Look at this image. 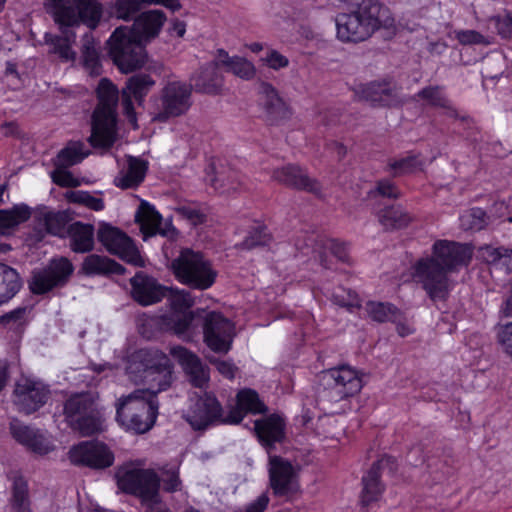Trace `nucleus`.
I'll list each match as a JSON object with an SVG mask.
<instances>
[{"instance_id": "1", "label": "nucleus", "mask_w": 512, "mask_h": 512, "mask_svg": "<svg viewBox=\"0 0 512 512\" xmlns=\"http://www.w3.org/2000/svg\"><path fill=\"white\" fill-rule=\"evenodd\" d=\"M145 379L148 389H136L116 402V420L125 430L136 434L148 432L155 424L159 402L157 394L167 390L172 381L170 359L158 350L144 352Z\"/></svg>"}, {"instance_id": "2", "label": "nucleus", "mask_w": 512, "mask_h": 512, "mask_svg": "<svg viewBox=\"0 0 512 512\" xmlns=\"http://www.w3.org/2000/svg\"><path fill=\"white\" fill-rule=\"evenodd\" d=\"M471 259L469 246L438 240L432 246V255L415 263L413 275L432 301L446 300L453 289L449 274L468 266Z\"/></svg>"}, {"instance_id": "3", "label": "nucleus", "mask_w": 512, "mask_h": 512, "mask_svg": "<svg viewBox=\"0 0 512 512\" xmlns=\"http://www.w3.org/2000/svg\"><path fill=\"white\" fill-rule=\"evenodd\" d=\"M165 21L161 10H150L140 14L131 29L119 27L113 32L108 41L109 54L122 73L133 72L144 65V46L159 34Z\"/></svg>"}, {"instance_id": "4", "label": "nucleus", "mask_w": 512, "mask_h": 512, "mask_svg": "<svg viewBox=\"0 0 512 512\" xmlns=\"http://www.w3.org/2000/svg\"><path fill=\"white\" fill-rule=\"evenodd\" d=\"M55 22L62 28L61 35L45 34L50 52L63 62H73L76 52L72 49L76 34L70 27L80 23L95 29L102 16V6L96 0H50Z\"/></svg>"}, {"instance_id": "5", "label": "nucleus", "mask_w": 512, "mask_h": 512, "mask_svg": "<svg viewBox=\"0 0 512 512\" xmlns=\"http://www.w3.org/2000/svg\"><path fill=\"white\" fill-rule=\"evenodd\" d=\"M350 7L348 13L336 16L337 37L342 42H362L377 30L391 29L395 19L388 7L379 0H344Z\"/></svg>"}, {"instance_id": "6", "label": "nucleus", "mask_w": 512, "mask_h": 512, "mask_svg": "<svg viewBox=\"0 0 512 512\" xmlns=\"http://www.w3.org/2000/svg\"><path fill=\"white\" fill-rule=\"evenodd\" d=\"M96 95L98 102L92 114L88 141L95 148H110L116 140L119 92L109 79L102 78Z\"/></svg>"}, {"instance_id": "7", "label": "nucleus", "mask_w": 512, "mask_h": 512, "mask_svg": "<svg viewBox=\"0 0 512 512\" xmlns=\"http://www.w3.org/2000/svg\"><path fill=\"white\" fill-rule=\"evenodd\" d=\"M171 269L178 281L198 290L210 288L217 276L202 253L188 248L181 250L179 256L171 262Z\"/></svg>"}, {"instance_id": "8", "label": "nucleus", "mask_w": 512, "mask_h": 512, "mask_svg": "<svg viewBox=\"0 0 512 512\" xmlns=\"http://www.w3.org/2000/svg\"><path fill=\"white\" fill-rule=\"evenodd\" d=\"M115 479L122 492L139 497L143 503L156 504L160 501V477L153 469L126 464L117 469Z\"/></svg>"}, {"instance_id": "9", "label": "nucleus", "mask_w": 512, "mask_h": 512, "mask_svg": "<svg viewBox=\"0 0 512 512\" xmlns=\"http://www.w3.org/2000/svg\"><path fill=\"white\" fill-rule=\"evenodd\" d=\"M319 381L327 397L334 402L356 395L363 386L359 373L348 365L322 371Z\"/></svg>"}, {"instance_id": "10", "label": "nucleus", "mask_w": 512, "mask_h": 512, "mask_svg": "<svg viewBox=\"0 0 512 512\" xmlns=\"http://www.w3.org/2000/svg\"><path fill=\"white\" fill-rule=\"evenodd\" d=\"M171 311L161 316L162 326L172 331L184 340L191 338L193 321L199 312L188 311L194 304V299L189 291L178 290L169 297Z\"/></svg>"}, {"instance_id": "11", "label": "nucleus", "mask_w": 512, "mask_h": 512, "mask_svg": "<svg viewBox=\"0 0 512 512\" xmlns=\"http://www.w3.org/2000/svg\"><path fill=\"white\" fill-rule=\"evenodd\" d=\"M268 473L269 484L276 497L292 500L300 493L299 469L289 460L270 455Z\"/></svg>"}, {"instance_id": "12", "label": "nucleus", "mask_w": 512, "mask_h": 512, "mask_svg": "<svg viewBox=\"0 0 512 512\" xmlns=\"http://www.w3.org/2000/svg\"><path fill=\"white\" fill-rule=\"evenodd\" d=\"M191 96V85L180 81L168 82L162 89L161 104L153 113L152 120L164 123L185 114L192 104Z\"/></svg>"}, {"instance_id": "13", "label": "nucleus", "mask_w": 512, "mask_h": 512, "mask_svg": "<svg viewBox=\"0 0 512 512\" xmlns=\"http://www.w3.org/2000/svg\"><path fill=\"white\" fill-rule=\"evenodd\" d=\"M74 271L70 260L65 257L52 259L49 264L32 273L29 288L33 294H44L56 287L64 286Z\"/></svg>"}, {"instance_id": "14", "label": "nucleus", "mask_w": 512, "mask_h": 512, "mask_svg": "<svg viewBox=\"0 0 512 512\" xmlns=\"http://www.w3.org/2000/svg\"><path fill=\"white\" fill-rule=\"evenodd\" d=\"M296 248L305 256L310 255L311 252L314 259L326 269L333 268L332 258L347 265L352 264L345 245L334 239L312 235L307 238V242L304 245L297 242Z\"/></svg>"}, {"instance_id": "15", "label": "nucleus", "mask_w": 512, "mask_h": 512, "mask_svg": "<svg viewBox=\"0 0 512 512\" xmlns=\"http://www.w3.org/2000/svg\"><path fill=\"white\" fill-rule=\"evenodd\" d=\"M98 240L111 253L137 267L144 265L138 249L132 240L118 228L103 224L97 233Z\"/></svg>"}, {"instance_id": "16", "label": "nucleus", "mask_w": 512, "mask_h": 512, "mask_svg": "<svg viewBox=\"0 0 512 512\" xmlns=\"http://www.w3.org/2000/svg\"><path fill=\"white\" fill-rule=\"evenodd\" d=\"M203 318L204 341L207 346L218 353H227L231 348L233 325L218 312H207Z\"/></svg>"}, {"instance_id": "17", "label": "nucleus", "mask_w": 512, "mask_h": 512, "mask_svg": "<svg viewBox=\"0 0 512 512\" xmlns=\"http://www.w3.org/2000/svg\"><path fill=\"white\" fill-rule=\"evenodd\" d=\"M69 458L75 465L92 469H105L114 463V454L108 446L99 441H83L73 446Z\"/></svg>"}, {"instance_id": "18", "label": "nucleus", "mask_w": 512, "mask_h": 512, "mask_svg": "<svg viewBox=\"0 0 512 512\" xmlns=\"http://www.w3.org/2000/svg\"><path fill=\"white\" fill-rule=\"evenodd\" d=\"M184 418L194 430H205L216 422L225 423L221 404L214 395L208 393L191 405Z\"/></svg>"}, {"instance_id": "19", "label": "nucleus", "mask_w": 512, "mask_h": 512, "mask_svg": "<svg viewBox=\"0 0 512 512\" xmlns=\"http://www.w3.org/2000/svg\"><path fill=\"white\" fill-rule=\"evenodd\" d=\"M14 403L25 414H31L41 408L50 397L47 385L30 378L20 379L14 390Z\"/></svg>"}, {"instance_id": "20", "label": "nucleus", "mask_w": 512, "mask_h": 512, "mask_svg": "<svg viewBox=\"0 0 512 512\" xmlns=\"http://www.w3.org/2000/svg\"><path fill=\"white\" fill-rule=\"evenodd\" d=\"M356 95L373 107H391L401 104L400 88L392 81H371L358 86Z\"/></svg>"}, {"instance_id": "21", "label": "nucleus", "mask_w": 512, "mask_h": 512, "mask_svg": "<svg viewBox=\"0 0 512 512\" xmlns=\"http://www.w3.org/2000/svg\"><path fill=\"white\" fill-rule=\"evenodd\" d=\"M272 178L285 186L321 195L320 183L297 165L289 164L273 170Z\"/></svg>"}, {"instance_id": "22", "label": "nucleus", "mask_w": 512, "mask_h": 512, "mask_svg": "<svg viewBox=\"0 0 512 512\" xmlns=\"http://www.w3.org/2000/svg\"><path fill=\"white\" fill-rule=\"evenodd\" d=\"M170 354L179 361L194 387L202 389L208 385L209 368L195 354L182 346L171 347Z\"/></svg>"}, {"instance_id": "23", "label": "nucleus", "mask_w": 512, "mask_h": 512, "mask_svg": "<svg viewBox=\"0 0 512 512\" xmlns=\"http://www.w3.org/2000/svg\"><path fill=\"white\" fill-rule=\"evenodd\" d=\"M13 438L34 453L45 455L54 449L51 440L40 430L31 428L19 422L10 426Z\"/></svg>"}, {"instance_id": "24", "label": "nucleus", "mask_w": 512, "mask_h": 512, "mask_svg": "<svg viewBox=\"0 0 512 512\" xmlns=\"http://www.w3.org/2000/svg\"><path fill=\"white\" fill-rule=\"evenodd\" d=\"M131 286L133 298L144 306L159 302L166 292V289L158 284L153 277L143 273H137L131 279Z\"/></svg>"}, {"instance_id": "25", "label": "nucleus", "mask_w": 512, "mask_h": 512, "mask_svg": "<svg viewBox=\"0 0 512 512\" xmlns=\"http://www.w3.org/2000/svg\"><path fill=\"white\" fill-rule=\"evenodd\" d=\"M254 430L260 443L270 452L276 443H281L285 438V423L278 415H271L256 420Z\"/></svg>"}, {"instance_id": "26", "label": "nucleus", "mask_w": 512, "mask_h": 512, "mask_svg": "<svg viewBox=\"0 0 512 512\" xmlns=\"http://www.w3.org/2000/svg\"><path fill=\"white\" fill-rule=\"evenodd\" d=\"M259 94L266 117L270 122L275 123L290 117L291 111L288 105L271 84L262 82L259 86Z\"/></svg>"}, {"instance_id": "27", "label": "nucleus", "mask_w": 512, "mask_h": 512, "mask_svg": "<svg viewBox=\"0 0 512 512\" xmlns=\"http://www.w3.org/2000/svg\"><path fill=\"white\" fill-rule=\"evenodd\" d=\"M267 410L264 403L259 399L258 394L251 389H244L237 394V404L233 407L224 422L228 424L240 423L247 413L259 414Z\"/></svg>"}, {"instance_id": "28", "label": "nucleus", "mask_w": 512, "mask_h": 512, "mask_svg": "<svg viewBox=\"0 0 512 512\" xmlns=\"http://www.w3.org/2000/svg\"><path fill=\"white\" fill-rule=\"evenodd\" d=\"M147 170V161L138 157L128 156L126 165L123 166L114 178V184L121 189L136 188L144 181Z\"/></svg>"}, {"instance_id": "29", "label": "nucleus", "mask_w": 512, "mask_h": 512, "mask_svg": "<svg viewBox=\"0 0 512 512\" xmlns=\"http://www.w3.org/2000/svg\"><path fill=\"white\" fill-rule=\"evenodd\" d=\"M394 460L391 456L383 457L377 462L373 463L368 473L362 478L363 490L361 495V503L364 506L369 505L371 502L377 501L383 492V485L380 482V471L385 466L393 463Z\"/></svg>"}, {"instance_id": "30", "label": "nucleus", "mask_w": 512, "mask_h": 512, "mask_svg": "<svg viewBox=\"0 0 512 512\" xmlns=\"http://www.w3.org/2000/svg\"><path fill=\"white\" fill-rule=\"evenodd\" d=\"M97 408L96 397L90 392L71 395L65 402L63 412L65 419L71 426L85 415Z\"/></svg>"}, {"instance_id": "31", "label": "nucleus", "mask_w": 512, "mask_h": 512, "mask_svg": "<svg viewBox=\"0 0 512 512\" xmlns=\"http://www.w3.org/2000/svg\"><path fill=\"white\" fill-rule=\"evenodd\" d=\"M191 81L195 91L216 95L222 91L224 77L216 68V64H205L195 73Z\"/></svg>"}, {"instance_id": "32", "label": "nucleus", "mask_w": 512, "mask_h": 512, "mask_svg": "<svg viewBox=\"0 0 512 512\" xmlns=\"http://www.w3.org/2000/svg\"><path fill=\"white\" fill-rule=\"evenodd\" d=\"M69 245L75 253H87L94 249L95 229L92 224L76 221L67 229Z\"/></svg>"}, {"instance_id": "33", "label": "nucleus", "mask_w": 512, "mask_h": 512, "mask_svg": "<svg viewBox=\"0 0 512 512\" xmlns=\"http://www.w3.org/2000/svg\"><path fill=\"white\" fill-rule=\"evenodd\" d=\"M32 209L25 203L15 204L8 209H0V236L13 234L20 225L27 222Z\"/></svg>"}, {"instance_id": "34", "label": "nucleus", "mask_w": 512, "mask_h": 512, "mask_svg": "<svg viewBox=\"0 0 512 512\" xmlns=\"http://www.w3.org/2000/svg\"><path fill=\"white\" fill-rule=\"evenodd\" d=\"M135 219L140 224L144 240H146L147 237L156 234H168L167 230L162 228L161 215L155 210L154 206L149 204L147 201H141L139 209L136 212Z\"/></svg>"}, {"instance_id": "35", "label": "nucleus", "mask_w": 512, "mask_h": 512, "mask_svg": "<svg viewBox=\"0 0 512 512\" xmlns=\"http://www.w3.org/2000/svg\"><path fill=\"white\" fill-rule=\"evenodd\" d=\"M81 59L84 68L90 75H99L100 65V43L95 39L92 32H86L81 38L80 44Z\"/></svg>"}, {"instance_id": "36", "label": "nucleus", "mask_w": 512, "mask_h": 512, "mask_svg": "<svg viewBox=\"0 0 512 512\" xmlns=\"http://www.w3.org/2000/svg\"><path fill=\"white\" fill-rule=\"evenodd\" d=\"M22 285L18 271L5 263H0V305L15 297Z\"/></svg>"}, {"instance_id": "37", "label": "nucleus", "mask_w": 512, "mask_h": 512, "mask_svg": "<svg viewBox=\"0 0 512 512\" xmlns=\"http://www.w3.org/2000/svg\"><path fill=\"white\" fill-rule=\"evenodd\" d=\"M10 508L11 512H31L27 481L20 475L12 478Z\"/></svg>"}, {"instance_id": "38", "label": "nucleus", "mask_w": 512, "mask_h": 512, "mask_svg": "<svg viewBox=\"0 0 512 512\" xmlns=\"http://www.w3.org/2000/svg\"><path fill=\"white\" fill-rule=\"evenodd\" d=\"M417 96L426 100L431 106L444 108L446 110V115L449 117H460L458 111L453 107L440 86L425 87L418 92Z\"/></svg>"}, {"instance_id": "39", "label": "nucleus", "mask_w": 512, "mask_h": 512, "mask_svg": "<svg viewBox=\"0 0 512 512\" xmlns=\"http://www.w3.org/2000/svg\"><path fill=\"white\" fill-rule=\"evenodd\" d=\"M479 251L482 259L487 263L512 272V249L485 245Z\"/></svg>"}, {"instance_id": "40", "label": "nucleus", "mask_w": 512, "mask_h": 512, "mask_svg": "<svg viewBox=\"0 0 512 512\" xmlns=\"http://www.w3.org/2000/svg\"><path fill=\"white\" fill-rule=\"evenodd\" d=\"M365 310L369 317L376 322H397L401 318V312L390 303L369 301Z\"/></svg>"}, {"instance_id": "41", "label": "nucleus", "mask_w": 512, "mask_h": 512, "mask_svg": "<svg viewBox=\"0 0 512 512\" xmlns=\"http://www.w3.org/2000/svg\"><path fill=\"white\" fill-rule=\"evenodd\" d=\"M411 220L412 217L400 206L387 207L379 214V221L386 229L404 228Z\"/></svg>"}, {"instance_id": "42", "label": "nucleus", "mask_w": 512, "mask_h": 512, "mask_svg": "<svg viewBox=\"0 0 512 512\" xmlns=\"http://www.w3.org/2000/svg\"><path fill=\"white\" fill-rule=\"evenodd\" d=\"M118 267L116 262L107 257L91 254L84 259L81 269L86 275H95L116 272Z\"/></svg>"}, {"instance_id": "43", "label": "nucleus", "mask_w": 512, "mask_h": 512, "mask_svg": "<svg viewBox=\"0 0 512 512\" xmlns=\"http://www.w3.org/2000/svg\"><path fill=\"white\" fill-rule=\"evenodd\" d=\"M154 85L155 81L150 75L136 74L127 80L126 87L123 90H126L130 96L140 102Z\"/></svg>"}, {"instance_id": "44", "label": "nucleus", "mask_w": 512, "mask_h": 512, "mask_svg": "<svg viewBox=\"0 0 512 512\" xmlns=\"http://www.w3.org/2000/svg\"><path fill=\"white\" fill-rule=\"evenodd\" d=\"M87 156L88 152L84 151L83 143L72 142L58 153L55 165L59 167H71L80 163Z\"/></svg>"}, {"instance_id": "45", "label": "nucleus", "mask_w": 512, "mask_h": 512, "mask_svg": "<svg viewBox=\"0 0 512 512\" xmlns=\"http://www.w3.org/2000/svg\"><path fill=\"white\" fill-rule=\"evenodd\" d=\"M102 424V416L97 407L92 413L80 418L70 427L73 430L78 431L82 436H91L102 431Z\"/></svg>"}, {"instance_id": "46", "label": "nucleus", "mask_w": 512, "mask_h": 512, "mask_svg": "<svg viewBox=\"0 0 512 512\" xmlns=\"http://www.w3.org/2000/svg\"><path fill=\"white\" fill-rule=\"evenodd\" d=\"M271 241V235L264 225H256L252 227L244 241L240 244L242 249H253L256 247L266 246Z\"/></svg>"}, {"instance_id": "47", "label": "nucleus", "mask_w": 512, "mask_h": 512, "mask_svg": "<svg viewBox=\"0 0 512 512\" xmlns=\"http://www.w3.org/2000/svg\"><path fill=\"white\" fill-rule=\"evenodd\" d=\"M66 198L70 203L80 204L94 211H101L105 207L102 198L96 197L87 191H70L66 194Z\"/></svg>"}, {"instance_id": "48", "label": "nucleus", "mask_w": 512, "mask_h": 512, "mask_svg": "<svg viewBox=\"0 0 512 512\" xmlns=\"http://www.w3.org/2000/svg\"><path fill=\"white\" fill-rule=\"evenodd\" d=\"M389 167L394 171V175H403L421 170L423 161L419 159L418 155L410 154L401 159L391 160Z\"/></svg>"}, {"instance_id": "49", "label": "nucleus", "mask_w": 512, "mask_h": 512, "mask_svg": "<svg viewBox=\"0 0 512 512\" xmlns=\"http://www.w3.org/2000/svg\"><path fill=\"white\" fill-rule=\"evenodd\" d=\"M486 212L481 208H472L460 217L461 226L465 230L479 231L487 225Z\"/></svg>"}, {"instance_id": "50", "label": "nucleus", "mask_w": 512, "mask_h": 512, "mask_svg": "<svg viewBox=\"0 0 512 512\" xmlns=\"http://www.w3.org/2000/svg\"><path fill=\"white\" fill-rule=\"evenodd\" d=\"M331 300L336 305L349 310L360 307V299L358 295L354 291L347 290L342 287L336 289L332 293Z\"/></svg>"}, {"instance_id": "51", "label": "nucleus", "mask_w": 512, "mask_h": 512, "mask_svg": "<svg viewBox=\"0 0 512 512\" xmlns=\"http://www.w3.org/2000/svg\"><path fill=\"white\" fill-rule=\"evenodd\" d=\"M144 4V0H117L116 15L123 20H130L142 9Z\"/></svg>"}, {"instance_id": "52", "label": "nucleus", "mask_w": 512, "mask_h": 512, "mask_svg": "<svg viewBox=\"0 0 512 512\" xmlns=\"http://www.w3.org/2000/svg\"><path fill=\"white\" fill-rule=\"evenodd\" d=\"M230 63L231 65L227 71L232 72L237 77L250 80L255 76L256 70L254 65L245 58L234 56V60Z\"/></svg>"}, {"instance_id": "53", "label": "nucleus", "mask_w": 512, "mask_h": 512, "mask_svg": "<svg viewBox=\"0 0 512 512\" xmlns=\"http://www.w3.org/2000/svg\"><path fill=\"white\" fill-rule=\"evenodd\" d=\"M498 344L512 358V321L495 327Z\"/></svg>"}, {"instance_id": "54", "label": "nucleus", "mask_w": 512, "mask_h": 512, "mask_svg": "<svg viewBox=\"0 0 512 512\" xmlns=\"http://www.w3.org/2000/svg\"><path fill=\"white\" fill-rule=\"evenodd\" d=\"M44 221L49 233L59 235L66 224L67 216L64 212H47L44 214Z\"/></svg>"}, {"instance_id": "55", "label": "nucleus", "mask_w": 512, "mask_h": 512, "mask_svg": "<svg viewBox=\"0 0 512 512\" xmlns=\"http://www.w3.org/2000/svg\"><path fill=\"white\" fill-rule=\"evenodd\" d=\"M26 307H19L0 317V325L18 329L26 322Z\"/></svg>"}, {"instance_id": "56", "label": "nucleus", "mask_w": 512, "mask_h": 512, "mask_svg": "<svg viewBox=\"0 0 512 512\" xmlns=\"http://www.w3.org/2000/svg\"><path fill=\"white\" fill-rule=\"evenodd\" d=\"M215 189H223V192H234L240 185L239 176L236 172H232L228 176L218 173L216 178L212 180Z\"/></svg>"}, {"instance_id": "57", "label": "nucleus", "mask_w": 512, "mask_h": 512, "mask_svg": "<svg viewBox=\"0 0 512 512\" xmlns=\"http://www.w3.org/2000/svg\"><path fill=\"white\" fill-rule=\"evenodd\" d=\"M68 167L56 166V169L52 173V179L54 183L62 187H76L79 182L73 177L71 172L67 171Z\"/></svg>"}, {"instance_id": "58", "label": "nucleus", "mask_w": 512, "mask_h": 512, "mask_svg": "<svg viewBox=\"0 0 512 512\" xmlns=\"http://www.w3.org/2000/svg\"><path fill=\"white\" fill-rule=\"evenodd\" d=\"M163 483V489L167 492H176L181 489V480L179 473L175 469L167 470L163 473L160 482Z\"/></svg>"}, {"instance_id": "59", "label": "nucleus", "mask_w": 512, "mask_h": 512, "mask_svg": "<svg viewBox=\"0 0 512 512\" xmlns=\"http://www.w3.org/2000/svg\"><path fill=\"white\" fill-rule=\"evenodd\" d=\"M457 40L463 45L488 44L482 34L475 30H461L456 33Z\"/></svg>"}, {"instance_id": "60", "label": "nucleus", "mask_w": 512, "mask_h": 512, "mask_svg": "<svg viewBox=\"0 0 512 512\" xmlns=\"http://www.w3.org/2000/svg\"><path fill=\"white\" fill-rule=\"evenodd\" d=\"M265 63L274 70H279L281 68H285L289 65V60L286 56L280 54L276 50H270L267 52L265 58H263Z\"/></svg>"}, {"instance_id": "61", "label": "nucleus", "mask_w": 512, "mask_h": 512, "mask_svg": "<svg viewBox=\"0 0 512 512\" xmlns=\"http://www.w3.org/2000/svg\"><path fill=\"white\" fill-rule=\"evenodd\" d=\"M209 361L215 365L221 375L228 379H233L238 371V368L230 361L217 358H209Z\"/></svg>"}, {"instance_id": "62", "label": "nucleus", "mask_w": 512, "mask_h": 512, "mask_svg": "<svg viewBox=\"0 0 512 512\" xmlns=\"http://www.w3.org/2000/svg\"><path fill=\"white\" fill-rule=\"evenodd\" d=\"M377 191L381 196L388 198H398L400 196V191L389 180L379 181L377 184Z\"/></svg>"}, {"instance_id": "63", "label": "nucleus", "mask_w": 512, "mask_h": 512, "mask_svg": "<svg viewBox=\"0 0 512 512\" xmlns=\"http://www.w3.org/2000/svg\"><path fill=\"white\" fill-rule=\"evenodd\" d=\"M498 32L506 38L512 37V12H507L497 21Z\"/></svg>"}, {"instance_id": "64", "label": "nucleus", "mask_w": 512, "mask_h": 512, "mask_svg": "<svg viewBox=\"0 0 512 512\" xmlns=\"http://www.w3.org/2000/svg\"><path fill=\"white\" fill-rule=\"evenodd\" d=\"M179 212L193 223H201L203 221V214L192 207L183 206L179 208Z\"/></svg>"}]
</instances>
